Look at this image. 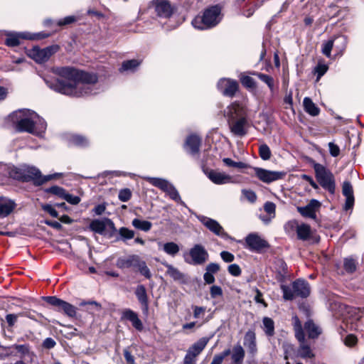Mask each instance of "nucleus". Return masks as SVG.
Segmentation results:
<instances>
[{
    "label": "nucleus",
    "mask_w": 364,
    "mask_h": 364,
    "mask_svg": "<svg viewBox=\"0 0 364 364\" xmlns=\"http://www.w3.org/2000/svg\"><path fill=\"white\" fill-rule=\"evenodd\" d=\"M18 132H28L36 136H42L46 132L47 124L36 112L21 109L13 112L8 117Z\"/></svg>",
    "instance_id": "nucleus-1"
},
{
    "label": "nucleus",
    "mask_w": 364,
    "mask_h": 364,
    "mask_svg": "<svg viewBox=\"0 0 364 364\" xmlns=\"http://www.w3.org/2000/svg\"><path fill=\"white\" fill-rule=\"evenodd\" d=\"M328 70V65L324 63L323 60H319L317 65L314 67L313 73L316 75L317 80H318Z\"/></svg>",
    "instance_id": "nucleus-45"
},
{
    "label": "nucleus",
    "mask_w": 364,
    "mask_h": 364,
    "mask_svg": "<svg viewBox=\"0 0 364 364\" xmlns=\"http://www.w3.org/2000/svg\"><path fill=\"white\" fill-rule=\"evenodd\" d=\"M242 193L243 196L250 203H253L257 200L256 193L251 190L242 189Z\"/></svg>",
    "instance_id": "nucleus-60"
},
{
    "label": "nucleus",
    "mask_w": 364,
    "mask_h": 364,
    "mask_svg": "<svg viewBox=\"0 0 364 364\" xmlns=\"http://www.w3.org/2000/svg\"><path fill=\"white\" fill-rule=\"evenodd\" d=\"M77 18L75 16H68L58 21L57 25L59 26H66L75 23Z\"/></svg>",
    "instance_id": "nucleus-59"
},
{
    "label": "nucleus",
    "mask_w": 364,
    "mask_h": 364,
    "mask_svg": "<svg viewBox=\"0 0 364 364\" xmlns=\"http://www.w3.org/2000/svg\"><path fill=\"white\" fill-rule=\"evenodd\" d=\"M132 225L136 229H138V230H142L144 232L149 231L152 227V224L151 222L147 221V220H140L138 218H134L132 222Z\"/></svg>",
    "instance_id": "nucleus-43"
},
{
    "label": "nucleus",
    "mask_w": 364,
    "mask_h": 364,
    "mask_svg": "<svg viewBox=\"0 0 364 364\" xmlns=\"http://www.w3.org/2000/svg\"><path fill=\"white\" fill-rule=\"evenodd\" d=\"M134 294L141 306L143 313L147 314L149 311V299L145 287L142 284L138 285L135 289Z\"/></svg>",
    "instance_id": "nucleus-22"
},
{
    "label": "nucleus",
    "mask_w": 364,
    "mask_h": 364,
    "mask_svg": "<svg viewBox=\"0 0 364 364\" xmlns=\"http://www.w3.org/2000/svg\"><path fill=\"white\" fill-rule=\"evenodd\" d=\"M245 354V350L240 344L235 346L231 355L232 364H242Z\"/></svg>",
    "instance_id": "nucleus-36"
},
{
    "label": "nucleus",
    "mask_w": 364,
    "mask_h": 364,
    "mask_svg": "<svg viewBox=\"0 0 364 364\" xmlns=\"http://www.w3.org/2000/svg\"><path fill=\"white\" fill-rule=\"evenodd\" d=\"M183 259L188 264L203 265L209 259V254L203 245L196 244L183 254Z\"/></svg>",
    "instance_id": "nucleus-8"
},
{
    "label": "nucleus",
    "mask_w": 364,
    "mask_h": 364,
    "mask_svg": "<svg viewBox=\"0 0 364 364\" xmlns=\"http://www.w3.org/2000/svg\"><path fill=\"white\" fill-rule=\"evenodd\" d=\"M46 192L53 194V195H55L62 199L64 198L65 195L66 193V191L63 188L58 186H53L47 188Z\"/></svg>",
    "instance_id": "nucleus-55"
},
{
    "label": "nucleus",
    "mask_w": 364,
    "mask_h": 364,
    "mask_svg": "<svg viewBox=\"0 0 364 364\" xmlns=\"http://www.w3.org/2000/svg\"><path fill=\"white\" fill-rule=\"evenodd\" d=\"M304 329L310 338H317L321 333V330L319 326L315 324L311 320H308L305 323Z\"/></svg>",
    "instance_id": "nucleus-35"
},
{
    "label": "nucleus",
    "mask_w": 364,
    "mask_h": 364,
    "mask_svg": "<svg viewBox=\"0 0 364 364\" xmlns=\"http://www.w3.org/2000/svg\"><path fill=\"white\" fill-rule=\"evenodd\" d=\"M259 155L264 161L270 159L272 152L269 147L266 144H262L259 146Z\"/></svg>",
    "instance_id": "nucleus-51"
},
{
    "label": "nucleus",
    "mask_w": 364,
    "mask_h": 364,
    "mask_svg": "<svg viewBox=\"0 0 364 364\" xmlns=\"http://www.w3.org/2000/svg\"><path fill=\"white\" fill-rule=\"evenodd\" d=\"M43 299L50 305L58 307V311H63L67 316L70 317H75L76 316L77 309L71 304L53 296H44Z\"/></svg>",
    "instance_id": "nucleus-12"
},
{
    "label": "nucleus",
    "mask_w": 364,
    "mask_h": 364,
    "mask_svg": "<svg viewBox=\"0 0 364 364\" xmlns=\"http://www.w3.org/2000/svg\"><path fill=\"white\" fill-rule=\"evenodd\" d=\"M222 18L221 8L218 5H215L205 9L202 15L196 16L191 23L196 29L208 30L215 27Z\"/></svg>",
    "instance_id": "nucleus-4"
},
{
    "label": "nucleus",
    "mask_w": 364,
    "mask_h": 364,
    "mask_svg": "<svg viewBox=\"0 0 364 364\" xmlns=\"http://www.w3.org/2000/svg\"><path fill=\"white\" fill-rule=\"evenodd\" d=\"M264 209L266 213L271 215V218H274L275 216V209L276 205L272 202H266L264 205Z\"/></svg>",
    "instance_id": "nucleus-62"
},
{
    "label": "nucleus",
    "mask_w": 364,
    "mask_h": 364,
    "mask_svg": "<svg viewBox=\"0 0 364 364\" xmlns=\"http://www.w3.org/2000/svg\"><path fill=\"white\" fill-rule=\"evenodd\" d=\"M334 46V40L329 39L327 41H325L322 44V48L321 52L322 53L326 55L327 58H331V50Z\"/></svg>",
    "instance_id": "nucleus-53"
},
{
    "label": "nucleus",
    "mask_w": 364,
    "mask_h": 364,
    "mask_svg": "<svg viewBox=\"0 0 364 364\" xmlns=\"http://www.w3.org/2000/svg\"><path fill=\"white\" fill-rule=\"evenodd\" d=\"M63 199L72 205H77L80 202V197H78L77 196H73L67 192H66Z\"/></svg>",
    "instance_id": "nucleus-64"
},
{
    "label": "nucleus",
    "mask_w": 364,
    "mask_h": 364,
    "mask_svg": "<svg viewBox=\"0 0 364 364\" xmlns=\"http://www.w3.org/2000/svg\"><path fill=\"white\" fill-rule=\"evenodd\" d=\"M196 218L204 226H205L206 228L215 235L224 240L231 238L217 220L203 215H196Z\"/></svg>",
    "instance_id": "nucleus-11"
},
{
    "label": "nucleus",
    "mask_w": 364,
    "mask_h": 364,
    "mask_svg": "<svg viewBox=\"0 0 364 364\" xmlns=\"http://www.w3.org/2000/svg\"><path fill=\"white\" fill-rule=\"evenodd\" d=\"M294 329L295 331V336L299 342H303L305 340L304 333L302 328L301 323L297 316L292 318Z\"/></svg>",
    "instance_id": "nucleus-40"
},
{
    "label": "nucleus",
    "mask_w": 364,
    "mask_h": 364,
    "mask_svg": "<svg viewBox=\"0 0 364 364\" xmlns=\"http://www.w3.org/2000/svg\"><path fill=\"white\" fill-rule=\"evenodd\" d=\"M240 80L242 85L247 89H252L255 86V80L250 76L246 75L243 73L240 74Z\"/></svg>",
    "instance_id": "nucleus-52"
},
{
    "label": "nucleus",
    "mask_w": 364,
    "mask_h": 364,
    "mask_svg": "<svg viewBox=\"0 0 364 364\" xmlns=\"http://www.w3.org/2000/svg\"><path fill=\"white\" fill-rule=\"evenodd\" d=\"M208 341L209 339L208 338L203 337L200 338L188 348L187 353L197 358L204 350Z\"/></svg>",
    "instance_id": "nucleus-31"
},
{
    "label": "nucleus",
    "mask_w": 364,
    "mask_h": 364,
    "mask_svg": "<svg viewBox=\"0 0 364 364\" xmlns=\"http://www.w3.org/2000/svg\"><path fill=\"white\" fill-rule=\"evenodd\" d=\"M262 328L264 333L268 337H272L274 335V322L269 317H264L262 319Z\"/></svg>",
    "instance_id": "nucleus-41"
},
{
    "label": "nucleus",
    "mask_w": 364,
    "mask_h": 364,
    "mask_svg": "<svg viewBox=\"0 0 364 364\" xmlns=\"http://www.w3.org/2000/svg\"><path fill=\"white\" fill-rule=\"evenodd\" d=\"M230 350L226 349L221 353L215 355L210 364H222L224 358L228 355H230Z\"/></svg>",
    "instance_id": "nucleus-56"
},
{
    "label": "nucleus",
    "mask_w": 364,
    "mask_h": 364,
    "mask_svg": "<svg viewBox=\"0 0 364 364\" xmlns=\"http://www.w3.org/2000/svg\"><path fill=\"white\" fill-rule=\"evenodd\" d=\"M244 247L252 252L260 254L268 249L269 245L257 232H251L245 237Z\"/></svg>",
    "instance_id": "nucleus-9"
},
{
    "label": "nucleus",
    "mask_w": 364,
    "mask_h": 364,
    "mask_svg": "<svg viewBox=\"0 0 364 364\" xmlns=\"http://www.w3.org/2000/svg\"><path fill=\"white\" fill-rule=\"evenodd\" d=\"M141 63V60L138 59H131L124 60L122 63L119 72L121 74H129L135 73Z\"/></svg>",
    "instance_id": "nucleus-26"
},
{
    "label": "nucleus",
    "mask_w": 364,
    "mask_h": 364,
    "mask_svg": "<svg viewBox=\"0 0 364 364\" xmlns=\"http://www.w3.org/2000/svg\"><path fill=\"white\" fill-rule=\"evenodd\" d=\"M228 272L234 277H238L241 274L242 271L240 266L237 264H232L228 267Z\"/></svg>",
    "instance_id": "nucleus-61"
},
{
    "label": "nucleus",
    "mask_w": 364,
    "mask_h": 364,
    "mask_svg": "<svg viewBox=\"0 0 364 364\" xmlns=\"http://www.w3.org/2000/svg\"><path fill=\"white\" fill-rule=\"evenodd\" d=\"M23 34H26V32H6V38L5 40V44L9 47H15L20 44L21 39L23 38Z\"/></svg>",
    "instance_id": "nucleus-34"
},
{
    "label": "nucleus",
    "mask_w": 364,
    "mask_h": 364,
    "mask_svg": "<svg viewBox=\"0 0 364 364\" xmlns=\"http://www.w3.org/2000/svg\"><path fill=\"white\" fill-rule=\"evenodd\" d=\"M162 264L167 269L166 274L175 282L181 284H187L189 283V277L188 275L181 272L178 268L167 262H163Z\"/></svg>",
    "instance_id": "nucleus-17"
},
{
    "label": "nucleus",
    "mask_w": 364,
    "mask_h": 364,
    "mask_svg": "<svg viewBox=\"0 0 364 364\" xmlns=\"http://www.w3.org/2000/svg\"><path fill=\"white\" fill-rule=\"evenodd\" d=\"M70 144L80 147H86L89 145V140L84 136L73 134L69 139Z\"/></svg>",
    "instance_id": "nucleus-42"
},
{
    "label": "nucleus",
    "mask_w": 364,
    "mask_h": 364,
    "mask_svg": "<svg viewBox=\"0 0 364 364\" xmlns=\"http://www.w3.org/2000/svg\"><path fill=\"white\" fill-rule=\"evenodd\" d=\"M274 268L277 273V279L283 282L287 276V264L286 262L282 259H278L274 262Z\"/></svg>",
    "instance_id": "nucleus-33"
},
{
    "label": "nucleus",
    "mask_w": 364,
    "mask_h": 364,
    "mask_svg": "<svg viewBox=\"0 0 364 364\" xmlns=\"http://www.w3.org/2000/svg\"><path fill=\"white\" fill-rule=\"evenodd\" d=\"M151 6L160 18H169L173 12V7L167 0H153L151 1Z\"/></svg>",
    "instance_id": "nucleus-14"
},
{
    "label": "nucleus",
    "mask_w": 364,
    "mask_h": 364,
    "mask_svg": "<svg viewBox=\"0 0 364 364\" xmlns=\"http://www.w3.org/2000/svg\"><path fill=\"white\" fill-rule=\"evenodd\" d=\"M107 226L110 227L111 228H114V223L109 218H103V219H95L92 220L90 223L89 228L90 229L98 234L102 235Z\"/></svg>",
    "instance_id": "nucleus-20"
},
{
    "label": "nucleus",
    "mask_w": 364,
    "mask_h": 364,
    "mask_svg": "<svg viewBox=\"0 0 364 364\" xmlns=\"http://www.w3.org/2000/svg\"><path fill=\"white\" fill-rule=\"evenodd\" d=\"M332 40H334V46L340 55H343L348 44V37L345 35L335 36Z\"/></svg>",
    "instance_id": "nucleus-37"
},
{
    "label": "nucleus",
    "mask_w": 364,
    "mask_h": 364,
    "mask_svg": "<svg viewBox=\"0 0 364 364\" xmlns=\"http://www.w3.org/2000/svg\"><path fill=\"white\" fill-rule=\"evenodd\" d=\"M288 227L291 228H296V235L299 240L306 241L310 239L311 235V228L310 225L307 224L302 223L301 225H298L295 220L289 221L285 228Z\"/></svg>",
    "instance_id": "nucleus-16"
},
{
    "label": "nucleus",
    "mask_w": 364,
    "mask_h": 364,
    "mask_svg": "<svg viewBox=\"0 0 364 364\" xmlns=\"http://www.w3.org/2000/svg\"><path fill=\"white\" fill-rule=\"evenodd\" d=\"M208 178L215 184L223 185L232 183V178L231 176L215 170H210L207 172Z\"/></svg>",
    "instance_id": "nucleus-18"
},
{
    "label": "nucleus",
    "mask_w": 364,
    "mask_h": 364,
    "mask_svg": "<svg viewBox=\"0 0 364 364\" xmlns=\"http://www.w3.org/2000/svg\"><path fill=\"white\" fill-rule=\"evenodd\" d=\"M16 180L26 182L33 181L34 183L38 185H42L51 179L63 175L61 173H55L42 176L38 168L29 166L16 167Z\"/></svg>",
    "instance_id": "nucleus-5"
},
{
    "label": "nucleus",
    "mask_w": 364,
    "mask_h": 364,
    "mask_svg": "<svg viewBox=\"0 0 364 364\" xmlns=\"http://www.w3.org/2000/svg\"><path fill=\"white\" fill-rule=\"evenodd\" d=\"M343 194L346 197L344 209L348 210L353 208L354 205V196L352 185L348 181H345L343 184Z\"/></svg>",
    "instance_id": "nucleus-27"
},
{
    "label": "nucleus",
    "mask_w": 364,
    "mask_h": 364,
    "mask_svg": "<svg viewBox=\"0 0 364 364\" xmlns=\"http://www.w3.org/2000/svg\"><path fill=\"white\" fill-rule=\"evenodd\" d=\"M220 91H238L239 84L237 80L231 78H221L217 84Z\"/></svg>",
    "instance_id": "nucleus-28"
},
{
    "label": "nucleus",
    "mask_w": 364,
    "mask_h": 364,
    "mask_svg": "<svg viewBox=\"0 0 364 364\" xmlns=\"http://www.w3.org/2000/svg\"><path fill=\"white\" fill-rule=\"evenodd\" d=\"M144 178L152 186L157 187L166 193L171 200L186 208L187 207L186 203L181 200L180 194L176 187L168 180L162 178L149 176H146Z\"/></svg>",
    "instance_id": "nucleus-6"
},
{
    "label": "nucleus",
    "mask_w": 364,
    "mask_h": 364,
    "mask_svg": "<svg viewBox=\"0 0 364 364\" xmlns=\"http://www.w3.org/2000/svg\"><path fill=\"white\" fill-rule=\"evenodd\" d=\"M12 348H14L18 353H21L22 358L26 359L28 357L32 361L33 358L35 357L34 353L31 351L30 347L28 344H15Z\"/></svg>",
    "instance_id": "nucleus-39"
},
{
    "label": "nucleus",
    "mask_w": 364,
    "mask_h": 364,
    "mask_svg": "<svg viewBox=\"0 0 364 364\" xmlns=\"http://www.w3.org/2000/svg\"><path fill=\"white\" fill-rule=\"evenodd\" d=\"M134 255L127 257H119L116 262V266L119 269H126L132 267V262L133 260Z\"/></svg>",
    "instance_id": "nucleus-47"
},
{
    "label": "nucleus",
    "mask_w": 364,
    "mask_h": 364,
    "mask_svg": "<svg viewBox=\"0 0 364 364\" xmlns=\"http://www.w3.org/2000/svg\"><path fill=\"white\" fill-rule=\"evenodd\" d=\"M162 250L167 255L174 257L178 253L180 247L178 244L173 242H168L163 245Z\"/></svg>",
    "instance_id": "nucleus-44"
},
{
    "label": "nucleus",
    "mask_w": 364,
    "mask_h": 364,
    "mask_svg": "<svg viewBox=\"0 0 364 364\" xmlns=\"http://www.w3.org/2000/svg\"><path fill=\"white\" fill-rule=\"evenodd\" d=\"M16 167L11 164H0V181L6 182L11 178L16 180Z\"/></svg>",
    "instance_id": "nucleus-25"
},
{
    "label": "nucleus",
    "mask_w": 364,
    "mask_h": 364,
    "mask_svg": "<svg viewBox=\"0 0 364 364\" xmlns=\"http://www.w3.org/2000/svg\"><path fill=\"white\" fill-rule=\"evenodd\" d=\"M328 146L331 156L336 157L340 154L341 150L339 146L333 142H329Z\"/></svg>",
    "instance_id": "nucleus-63"
},
{
    "label": "nucleus",
    "mask_w": 364,
    "mask_h": 364,
    "mask_svg": "<svg viewBox=\"0 0 364 364\" xmlns=\"http://www.w3.org/2000/svg\"><path fill=\"white\" fill-rule=\"evenodd\" d=\"M313 168L315 171L316 178L321 186L331 194H333L335 193L336 184L334 176L331 171L318 163H314Z\"/></svg>",
    "instance_id": "nucleus-7"
},
{
    "label": "nucleus",
    "mask_w": 364,
    "mask_h": 364,
    "mask_svg": "<svg viewBox=\"0 0 364 364\" xmlns=\"http://www.w3.org/2000/svg\"><path fill=\"white\" fill-rule=\"evenodd\" d=\"M283 349L286 364H296V363H298L296 360L299 357L298 350H296L293 345L285 343L283 345Z\"/></svg>",
    "instance_id": "nucleus-30"
},
{
    "label": "nucleus",
    "mask_w": 364,
    "mask_h": 364,
    "mask_svg": "<svg viewBox=\"0 0 364 364\" xmlns=\"http://www.w3.org/2000/svg\"><path fill=\"white\" fill-rule=\"evenodd\" d=\"M283 349L286 364H296V363H298L296 360L299 357L298 350H296L293 345L285 343L283 345Z\"/></svg>",
    "instance_id": "nucleus-29"
},
{
    "label": "nucleus",
    "mask_w": 364,
    "mask_h": 364,
    "mask_svg": "<svg viewBox=\"0 0 364 364\" xmlns=\"http://www.w3.org/2000/svg\"><path fill=\"white\" fill-rule=\"evenodd\" d=\"M244 346L249 353L254 356L257 352L256 335L254 330H248L244 337Z\"/></svg>",
    "instance_id": "nucleus-24"
},
{
    "label": "nucleus",
    "mask_w": 364,
    "mask_h": 364,
    "mask_svg": "<svg viewBox=\"0 0 364 364\" xmlns=\"http://www.w3.org/2000/svg\"><path fill=\"white\" fill-rule=\"evenodd\" d=\"M296 296L306 298L310 294V287L307 282L297 279L292 283Z\"/></svg>",
    "instance_id": "nucleus-23"
},
{
    "label": "nucleus",
    "mask_w": 364,
    "mask_h": 364,
    "mask_svg": "<svg viewBox=\"0 0 364 364\" xmlns=\"http://www.w3.org/2000/svg\"><path fill=\"white\" fill-rule=\"evenodd\" d=\"M357 261L352 257H346L343 261V268L348 273H353L357 268Z\"/></svg>",
    "instance_id": "nucleus-48"
},
{
    "label": "nucleus",
    "mask_w": 364,
    "mask_h": 364,
    "mask_svg": "<svg viewBox=\"0 0 364 364\" xmlns=\"http://www.w3.org/2000/svg\"><path fill=\"white\" fill-rule=\"evenodd\" d=\"M120 319L122 321H129L132 326L138 331H142L144 329L143 323L139 318L138 314L131 309H124L122 311Z\"/></svg>",
    "instance_id": "nucleus-15"
},
{
    "label": "nucleus",
    "mask_w": 364,
    "mask_h": 364,
    "mask_svg": "<svg viewBox=\"0 0 364 364\" xmlns=\"http://www.w3.org/2000/svg\"><path fill=\"white\" fill-rule=\"evenodd\" d=\"M54 74L69 80H58V83L63 88H74L77 84L95 85L98 81V75L77 69L72 66L55 67L52 68Z\"/></svg>",
    "instance_id": "nucleus-2"
},
{
    "label": "nucleus",
    "mask_w": 364,
    "mask_h": 364,
    "mask_svg": "<svg viewBox=\"0 0 364 364\" xmlns=\"http://www.w3.org/2000/svg\"><path fill=\"white\" fill-rule=\"evenodd\" d=\"M200 144V138L197 135L192 134L187 137L184 144V149L188 153L192 156H195L199 152Z\"/></svg>",
    "instance_id": "nucleus-21"
},
{
    "label": "nucleus",
    "mask_w": 364,
    "mask_h": 364,
    "mask_svg": "<svg viewBox=\"0 0 364 364\" xmlns=\"http://www.w3.org/2000/svg\"><path fill=\"white\" fill-rule=\"evenodd\" d=\"M118 233L120 236L119 239L123 241L134 238L135 235L134 230H129L124 227L120 228L118 230Z\"/></svg>",
    "instance_id": "nucleus-50"
},
{
    "label": "nucleus",
    "mask_w": 364,
    "mask_h": 364,
    "mask_svg": "<svg viewBox=\"0 0 364 364\" xmlns=\"http://www.w3.org/2000/svg\"><path fill=\"white\" fill-rule=\"evenodd\" d=\"M58 46H50L44 48L35 46L28 51V55L38 63L48 60L52 55L58 50Z\"/></svg>",
    "instance_id": "nucleus-10"
},
{
    "label": "nucleus",
    "mask_w": 364,
    "mask_h": 364,
    "mask_svg": "<svg viewBox=\"0 0 364 364\" xmlns=\"http://www.w3.org/2000/svg\"><path fill=\"white\" fill-rule=\"evenodd\" d=\"M321 203L316 199H312L304 207H298V212L306 218L315 219L316 217V212L320 208Z\"/></svg>",
    "instance_id": "nucleus-19"
},
{
    "label": "nucleus",
    "mask_w": 364,
    "mask_h": 364,
    "mask_svg": "<svg viewBox=\"0 0 364 364\" xmlns=\"http://www.w3.org/2000/svg\"><path fill=\"white\" fill-rule=\"evenodd\" d=\"M50 36L49 33L45 32H38L36 33H31L26 32V34H23V38L28 40H41L48 38Z\"/></svg>",
    "instance_id": "nucleus-54"
},
{
    "label": "nucleus",
    "mask_w": 364,
    "mask_h": 364,
    "mask_svg": "<svg viewBox=\"0 0 364 364\" xmlns=\"http://www.w3.org/2000/svg\"><path fill=\"white\" fill-rule=\"evenodd\" d=\"M16 204L11 199L0 197V217L8 216L16 208Z\"/></svg>",
    "instance_id": "nucleus-32"
},
{
    "label": "nucleus",
    "mask_w": 364,
    "mask_h": 364,
    "mask_svg": "<svg viewBox=\"0 0 364 364\" xmlns=\"http://www.w3.org/2000/svg\"><path fill=\"white\" fill-rule=\"evenodd\" d=\"M254 171L256 176L266 183L282 179L286 175L284 171H269L258 167H255Z\"/></svg>",
    "instance_id": "nucleus-13"
},
{
    "label": "nucleus",
    "mask_w": 364,
    "mask_h": 364,
    "mask_svg": "<svg viewBox=\"0 0 364 364\" xmlns=\"http://www.w3.org/2000/svg\"><path fill=\"white\" fill-rule=\"evenodd\" d=\"M258 77L262 81L264 82V83H266L269 88L270 90H272L273 89V86H274V81H273V79L272 77H271L269 75H266V74H263V73H257L256 74Z\"/></svg>",
    "instance_id": "nucleus-58"
},
{
    "label": "nucleus",
    "mask_w": 364,
    "mask_h": 364,
    "mask_svg": "<svg viewBox=\"0 0 364 364\" xmlns=\"http://www.w3.org/2000/svg\"><path fill=\"white\" fill-rule=\"evenodd\" d=\"M281 289L283 293V298L285 300H293L296 296V294L293 287H290L289 286L282 284Z\"/></svg>",
    "instance_id": "nucleus-49"
},
{
    "label": "nucleus",
    "mask_w": 364,
    "mask_h": 364,
    "mask_svg": "<svg viewBox=\"0 0 364 364\" xmlns=\"http://www.w3.org/2000/svg\"><path fill=\"white\" fill-rule=\"evenodd\" d=\"M230 132L235 136L243 137L247 134L249 122L246 107L242 103L233 102L225 110Z\"/></svg>",
    "instance_id": "nucleus-3"
},
{
    "label": "nucleus",
    "mask_w": 364,
    "mask_h": 364,
    "mask_svg": "<svg viewBox=\"0 0 364 364\" xmlns=\"http://www.w3.org/2000/svg\"><path fill=\"white\" fill-rule=\"evenodd\" d=\"M298 355L302 358H310L314 357V355L309 346L306 345L304 341L303 342H300V346L298 348Z\"/></svg>",
    "instance_id": "nucleus-46"
},
{
    "label": "nucleus",
    "mask_w": 364,
    "mask_h": 364,
    "mask_svg": "<svg viewBox=\"0 0 364 364\" xmlns=\"http://www.w3.org/2000/svg\"><path fill=\"white\" fill-rule=\"evenodd\" d=\"M303 105L305 112L309 115L316 117L319 114L320 109L309 97H305L304 99Z\"/></svg>",
    "instance_id": "nucleus-38"
},
{
    "label": "nucleus",
    "mask_w": 364,
    "mask_h": 364,
    "mask_svg": "<svg viewBox=\"0 0 364 364\" xmlns=\"http://www.w3.org/2000/svg\"><path fill=\"white\" fill-rule=\"evenodd\" d=\"M132 197V192L129 188H124L119 191L118 198L122 202L128 201Z\"/></svg>",
    "instance_id": "nucleus-57"
}]
</instances>
